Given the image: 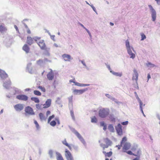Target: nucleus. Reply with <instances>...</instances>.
<instances>
[{
    "label": "nucleus",
    "instance_id": "0eeeda50",
    "mask_svg": "<svg viewBox=\"0 0 160 160\" xmlns=\"http://www.w3.org/2000/svg\"><path fill=\"white\" fill-rule=\"evenodd\" d=\"M87 89H74L73 91V93L74 95H78V94H81L85 92Z\"/></svg>",
    "mask_w": 160,
    "mask_h": 160
},
{
    "label": "nucleus",
    "instance_id": "20e7f679",
    "mask_svg": "<svg viewBox=\"0 0 160 160\" xmlns=\"http://www.w3.org/2000/svg\"><path fill=\"white\" fill-rule=\"evenodd\" d=\"M65 155L67 160H74L72 153L67 149H65Z\"/></svg>",
    "mask_w": 160,
    "mask_h": 160
},
{
    "label": "nucleus",
    "instance_id": "72a5a7b5",
    "mask_svg": "<svg viewBox=\"0 0 160 160\" xmlns=\"http://www.w3.org/2000/svg\"><path fill=\"white\" fill-rule=\"evenodd\" d=\"M111 145H108V144H107L106 145H105L104 144H101V146L102 147L103 149V150H104L105 149V148H108L109 147V146H110Z\"/></svg>",
    "mask_w": 160,
    "mask_h": 160
},
{
    "label": "nucleus",
    "instance_id": "69168bd1",
    "mask_svg": "<svg viewBox=\"0 0 160 160\" xmlns=\"http://www.w3.org/2000/svg\"><path fill=\"white\" fill-rule=\"evenodd\" d=\"M44 71L42 73V75H43V73H44Z\"/></svg>",
    "mask_w": 160,
    "mask_h": 160
},
{
    "label": "nucleus",
    "instance_id": "f8f14e48",
    "mask_svg": "<svg viewBox=\"0 0 160 160\" xmlns=\"http://www.w3.org/2000/svg\"><path fill=\"white\" fill-rule=\"evenodd\" d=\"M62 57L66 61H70V60L72 59L71 56L69 54H64L62 55Z\"/></svg>",
    "mask_w": 160,
    "mask_h": 160
},
{
    "label": "nucleus",
    "instance_id": "8fccbe9b",
    "mask_svg": "<svg viewBox=\"0 0 160 160\" xmlns=\"http://www.w3.org/2000/svg\"><path fill=\"white\" fill-rule=\"evenodd\" d=\"M148 81L150 78H151L150 75L149 73L148 74Z\"/></svg>",
    "mask_w": 160,
    "mask_h": 160
},
{
    "label": "nucleus",
    "instance_id": "c03bdc74",
    "mask_svg": "<svg viewBox=\"0 0 160 160\" xmlns=\"http://www.w3.org/2000/svg\"><path fill=\"white\" fill-rule=\"evenodd\" d=\"M128 122L127 121L124 122H122V125H127L128 124Z\"/></svg>",
    "mask_w": 160,
    "mask_h": 160
},
{
    "label": "nucleus",
    "instance_id": "4468645a",
    "mask_svg": "<svg viewBox=\"0 0 160 160\" xmlns=\"http://www.w3.org/2000/svg\"><path fill=\"white\" fill-rule=\"evenodd\" d=\"M51 103V100L50 99H48L46 101L45 103L43 105V108H47L49 107Z\"/></svg>",
    "mask_w": 160,
    "mask_h": 160
},
{
    "label": "nucleus",
    "instance_id": "dca6fc26",
    "mask_svg": "<svg viewBox=\"0 0 160 160\" xmlns=\"http://www.w3.org/2000/svg\"><path fill=\"white\" fill-rule=\"evenodd\" d=\"M133 72L134 73L132 77V79L133 80H135L137 82L138 79V74L136 69H134Z\"/></svg>",
    "mask_w": 160,
    "mask_h": 160
},
{
    "label": "nucleus",
    "instance_id": "7c9ffc66",
    "mask_svg": "<svg viewBox=\"0 0 160 160\" xmlns=\"http://www.w3.org/2000/svg\"><path fill=\"white\" fill-rule=\"evenodd\" d=\"M44 63L43 61L42 60L39 59L37 61V64L39 65H41Z\"/></svg>",
    "mask_w": 160,
    "mask_h": 160
},
{
    "label": "nucleus",
    "instance_id": "de8ad7c7",
    "mask_svg": "<svg viewBox=\"0 0 160 160\" xmlns=\"http://www.w3.org/2000/svg\"><path fill=\"white\" fill-rule=\"evenodd\" d=\"M43 62L45 63L46 62L49 61V60L46 58H45L43 60Z\"/></svg>",
    "mask_w": 160,
    "mask_h": 160
},
{
    "label": "nucleus",
    "instance_id": "5fc2aeb1",
    "mask_svg": "<svg viewBox=\"0 0 160 160\" xmlns=\"http://www.w3.org/2000/svg\"><path fill=\"white\" fill-rule=\"evenodd\" d=\"M85 29L87 31V32L89 34V35L90 36H91V33H90V32H89V31L86 28Z\"/></svg>",
    "mask_w": 160,
    "mask_h": 160
},
{
    "label": "nucleus",
    "instance_id": "09e8293b",
    "mask_svg": "<svg viewBox=\"0 0 160 160\" xmlns=\"http://www.w3.org/2000/svg\"><path fill=\"white\" fill-rule=\"evenodd\" d=\"M27 32L28 33V34H30L31 33V31L30 30V29H28L27 30Z\"/></svg>",
    "mask_w": 160,
    "mask_h": 160
},
{
    "label": "nucleus",
    "instance_id": "4be33fe9",
    "mask_svg": "<svg viewBox=\"0 0 160 160\" xmlns=\"http://www.w3.org/2000/svg\"><path fill=\"white\" fill-rule=\"evenodd\" d=\"M127 141V138L126 137H124L122 138V139L120 145L119 146H118V149H120V147L122 146V144H124V143L125 142H126ZM117 147H118V146H117Z\"/></svg>",
    "mask_w": 160,
    "mask_h": 160
},
{
    "label": "nucleus",
    "instance_id": "79ce46f5",
    "mask_svg": "<svg viewBox=\"0 0 160 160\" xmlns=\"http://www.w3.org/2000/svg\"><path fill=\"white\" fill-rule=\"evenodd\" d=\"M70 113H71V115L72 118L73 119H74L75 117H74V115L73 112L72 111H70Z\"/></svg>",
    "mask_w": 160,
    "mask_h": 160
},
{
    "label": "nucleus",
    "instance_id": "6e6552de",
    "mask_svg": "<svg viewBox=\"0 0 160 160\" xmlns=\"http://www.w3.org/2000/svg\"><path fill=\"white\" fill-rule=\"evenodd\" d=\"M16 98L20 100L27 101L28 100V97L25 95L21 94L17 96Z\"/></svg>",
    "mask_w": 160,
    "mask_h": 160
},
{
    "label": "nucleus",
    "instance_id": "a19ab883",
    "mask_svg": "<svg viewBox=\"0 0 160 160\" xmlns=\"http://www.w3.org/2000/svg\"><path fill=\"white\" fill-rule=\"evenodd\" d=\"M42 104H36V107L38 109H41V105Z\"/></svg>",
    "mask_w": 160,
    "mask_h": 160
},
{
    "label": "nucleus",
    "instance_id": "c756f323",
    "mask_svg": "<svg viewBox=\"0 0 160 160\" xmlns=\"http://www.w3.org/2000/svg\"><path fill=\"white\" fill-rule=\"evenodd\" d=\"M110 72H112L113 75L117 76H119L120 77L122 75V73L116 72H113L112 71H110Z\"/></svg>",
    "mask_w": 160,
    "mask_h": 160
},
{
    "label": "nucleus",
    "instance_id": "5701e85b",
    "mask_svg": "<svg viewBox=\"0 0 160 160\" xmlns=\"http://www.w3.org/2000/svg\"><path fill=\"white\" fill-rule=\"evenodd\" d=\"M105 155L106 157H111L112 154V152L110 151L109 152H106L105 151H103L102 152Z\"/></svg>",
    "mask_w": 160,
    "mask_h": 160
},
{
    "label": "nucleus",
    "instance_id": "680f3d73",
    "mask_svg": "<svg viewBox=\"0 0 160 160\" xmlns=\"http://www.w3.org/2000/svg\"><path fill=\"white\" fill-rule=\"evenodd\" d=\"M133 160H138V159L137 158H135L133 159Z\"/></svg>",
    "mask_w": 160,
    "mask_h": 160
},
{
    "label": "nucleus",
    "instance_id": "4d7b16f0",
    "mask_svg": "<svg viewBox=\"0 0 160 160\" xmlns=\"http://www.w3.org/2000/svg\"><path fill=\"white\" fill-rule=\"evenodd\" d=\"M80 25L83 28L86 29V28L82 24H80Z\"/></svg>",
    "mask_w": 160,
    "mask_h": 160
},
{
    "label": "nucleus",
    "instance_id": "ddd939ff",
    "mask_svg": "<svg viewBox=\"0 0 160 160\" xmlns=\"http://www.w3.org/2000/svg\"><path fill=\"white\" fill-rule=\"evenodd\" d=\"M47 77L49 80H52L54 78L53 72L52 70L49 72L47 75Z\"/></svg>",
    "mask_w": 160,
    "mask_h": 160
},
{
    "label": "nucleus",
    "instance_id": "412c9836",
    "mask_svg": "<svg viewBox=\"0 0 160 160\" xmlns=\"http://www.w3.org/2000/svg\"><path fill=\"white\" fill-rule=\"evenodd\" d=\"M73 83H74L75 85L79 87L87 86L89 85V84H82L75 82H73Z\"/></svg>",
    "mask_w": 160,
    "mask_h": 160
},
{
    "label": "nucleus",
    "instance_id": "393cba45",
    "mask_svg": "<svg viewBox=\"0 0 160 160\" xmlns=\"http://www.w3.org/2000/svg\"><path fill=\"white\" fill-rule=\"evenodd\" d=\"M56 154L57 160H64L61 154L58 152H56Z\"/></svg>",
    "mask_w": 160,
    "mask_h": 160
},
{
    "label": "nucleus",
    "instance_id": "f257e3e1",
    "mask_svg": "<svg viewBox=\"0 0 160 160\" xmlns=\"http://www.w3.org/2000/svg\"><path fill=\"white\" fill-rule=\"evenodd\" d=\"M33 39L37 42L41 49L45 50L46 51H48L43 40L41 39L40 38L37 37H33Z\"/></svg>",
    "mask_w": 160,
    "mask_h": 160
},
{
    "label": "nucleus",
    "instance_id": "6e6d98bb",
    "mask_svg": "<svg viewBox=\"0 0 160 160\" xmlns=\"http://www.w3.org/2000/svg\"><path fill=\"white\" fill-rule=\"evenodd\" d=\"M107 129V126L106 125L105 126H104L103 127V129L104 130H105Z\"/></svg>",
    "mask_w": 160,
    "mask_h": 160
},
{
    "label": "nucleus",
    "instance_id": "2f4dec72",
    "mask_svg": "<svg viewBox=\"0 0 160 160\" xmlns=\"http://www.w3.org/2000/svg\"><path fill=\"white\" fill-rule=\"evenodd\" d=\"M126 46L127 49L130 48L129 42L128 40H127L126 41Z\"/></svg>",
    "mask_w": 160,
    "mask_h": 160
},
{
    "label": "nucleus",
    "instance_id": "b1692460",
    "mask_svg": "<svg viewBox=\"0 0 160 160\" xmlns=\"http://www.w3.org/2000/svg\"><path fill=\"white\" fill-rule=\"evenodd\" d=\"M62 143L66 146L68 147L70 150H71L72 148L71 146L67 143L66 139L62 141Z\"/></svg>",
    "mask_w": 160,
    "mask_h": 160
},
{
    "label": "nucleus",
    "instance_id": "a878e982",
    "mask_svg": "<svg viewBox=\"0 0 160 160\" xmlns=\"http://www.w3.org/2000/svg\"><path fill=\"white\" fill-rule=\"evenodd\" d=\"M39 116L41 121L45 120L46 119V118L44 115L42 113H40L39 114Z\"/></svg>",
    "mask_w": 160,
    "mask_h": 160
},
{
    "label": "nucleus",
    "instance_id": "4c0bfd02",
    "mask_svg": "<svg viewBox=\"0 0 160 160\" xmlns=\"http://www.w3.org/2000/svg\"><path fill=\"white\" fill-rule=\"evenodd\" d=\"M141 38H142V39L141 40H143L144 39L146 38V36L144 34H143V33H142L141 34Z\"/></svg>",
    "mask_w": 160,
    "mask_h": 160
},
{
    "label": "nucleus",
    "instance_id": "052dcab7",
    "mask_svg": "<svg viewBox=\"0 0 160 160\" xmlns=\"http://www.w3.org/2000/svg\"><path fill=\"white\" fill-rule=\"evenodd\" d=\"M105 160H109V159H108V158H106ZM110 160H112V159H110Z\"/></svg>",
    "mask_w": 160,
    "mask_h": 160
},
{
    "label": "nucleus",
    "instance_id": "864d4df0",
    "mask_svg": "<svg viewBox=\"0 0 160 160\" xmlns=\"http://www.w3.org/2000/svg\"><path fill=\"white\" fill-rule=\"evenodd\" d=\"M158 4H160V0H155Z\"/></svg>",
    "mask_w": 160,
    "mask_h": 160
},
{
    "label": "nucleus",
    "instance_id": "bb28decb",
    "mask_svg": "<svg viewBox=\"0 0 160 160\" xmlns=\"http://www.w3.org/2000/svg\"><path fill=\"white\" fill-rule=\"evenodd\" d=\"M104 142L107 144L108 145H111L112 142L108 138H105L104 139Z\"/></svg>",
    "mask_w": 160,
    "mask_h": 160
},
{
    "label": "nucleus",
    "instance_id": "37998d69",
    "mask_svg": "<svg viewBox=\"0 0 160 160\" xmlns=\"http://www.w3.org/2000/svg\"><path fill=\"white\" fill-rule=\"evenodd\" d=\"M49 154L51 157H52L53 156V152L52 150L49 151Z\"/></svg>",
    "mask_w": 160,
    "mask_h": 160
},
{
    "label": "nucleus",
    "instance_id": "49530a36",
    "mask_svg": "<svg viewBox=\"0 0 160 160\" xmlns=\"http://www.w3.org/2000/svg\"><path fill=\"white\" fill-rule=\"evenodd\" d=\"M51 113V112L50 111H47V112H46V115L47 116H48Z\"/></svg>",
    "mask_w": 160,
    "mask_h": 160
},
{
    "label": "nucleus",
    "instance_id": "7ed1b4c3",
    "mask_svg": "<svg viewBox=\"0 0 160 160\" xmlns=\"http://www.w3.org/2000/svg\"><path fill=\"white\" fill-rule=\"evenodd\" d=\"M108 114V111L104 108L101 109L99 111V116L102 118H105Z\"/></svg>",
    "mask_w": 160,
    "mask_h": 160
},
{
    "label": "nucleus",
    "instance_id": "a18cd8bd",
    "mask_svg": "<svg viewBox=\"0 0 160 160\" xmlns=\"http://www.w3.org/2000/svg\"><path fill=\"white\" fill-rule=\"evenodd\" d=\"M100 125L101 126L104 127L106 125L104 122H100Z\"/></svg>",
    "mask_w": 160,
    "mask_h": 160
},
{
    "label": "nucleus",
    "instance_id": "ea45409f",
    "mask_svg": "<svg viewBox=\"0 0 160 160\" xmlns=\"http://www.w3.org/2000/svg\"><path fill=\"white\" fill-rule=\"evenodd\" d=\"M128 154L130 155H133L135 156H136V155L132 153L131 151H128L126 152Z\"/></svg>",
    "mask_w": 160,
    "mask_h": 160
},
{
    "label": "nucleus",
    "instance_id": "9d476101",
    "mask_svg": "<svg viewBox=\"0 0 160 160\" xmlns=\"http://www.w3.org/2000/svg\"><path fill=\"white\" fill-rule=\"evenodd\" d=\"M124 144L122 149L123 150V152H126V151L129 149L131 147V145L130 143L128 142H125Z\"/></svg>",
    "mask_w": 160,
    "mask_h": 160
},
{
    "label": "nucleus",
    "instance_id": "e433bc0d",
    "mask_svg": "<svg viewBox=\"0 0 160 160\" xmlns=\"http://www.w3.org/2000/svg\"><path fill=\"white\" fill-rule=\"evenodd\" d=\"M38 88L40 89L42 91L44 92H45L46 91V89L45 88L43 87H42V86H39L38 87Z\"/></svg>",
    "mask_w": 160,
    "mask_h": 160
},
{
    "label": "nucleus",
    "instance_id": "603ef678",
    "mask_svg": "<svg viewBox=\"0 0 160 160\" xmlns=\"http://www.w3.org/2000/svg\"><path fill=\"white\" fill-rule=\"evenodd\" d=\"M107 68H108V69L110 71H112L111 69L110 68V66L109 65H107Z\"/></svg>",
    "mask_w": 160,
    "mask_h": 160
},
{
    "label": "nucleus",
    "instance_id": "3c124183",
    "mask_svg": "<svg viewBox=\"0 0 160 160\" xmlns=\"http://www.w3.org/2000/svg\"><path fill=\"white\" fill-rule=\"evenodd\" d=\"M14 28H15V29H16V30L18 31L19 30L18 29V27H17V26L16 25H15L14 26Z\"/></svg>",
    "mask_w": 160,
    "mask_h": 160
},
{
    "label": "nucleus",
    "instance_id": "f704fd0d",
    "mask_svg": "<svg viewBox=\"0 0 160 160\" xmlns=\"http://www.w3.org/2000/svg\"><path fill=\"white\" fill-rule=\"evenodd\" d=\"M97 118L95 116H94L91 118V122H97Z\"/></svg>",
    "mask_w": 160,
    "mask_h": 160
},
{
    "label": "nucleus",
    "instance_id": "f03ea898",
    "mask_svg": "<svg viewBox=\"0 0 160 160\" xmlns=\"http://www.w3.org/2000/svg\"><path fill=\"white\" fill-rule=\"evenodd\" d=\"M55 118V115H52V116H49L48 120V122L49 123L51 126L52 127L55 126L57 123L58 125L60 124V122L58 118H55L54 120H52L51 121V120L53 118Z\"/></svg>",
    "mask_w": 160,
    "mask_h": 160
},
{
    "label": "nucleus",
    "instance_id": "aec40b11",
    "mask_svg": "<svg viewBox=\"0 0 160 160\" xmlns=\"http://www.w3.org/2000/svg\"><path fill=\"white\" fill-rule=\"evenodd\" d=\"M23 50L26 53H28L29 52L30 50V48L28 45L25 44L22 47Z\"/></svg>",
    "mask_w": 160,
    "mask_h": 160
},
{
    "label": "nucleus",
    "instance_id": "39448f33",
    "mask_svg": "<svg viewBox=\"0 0 160 160\" xmlns=\"http://www.w3.org/2000/svg\"><path fill=\"white\" fill-rule=\"evenodd\" d=\"M148 7L150 8V10L152 12V20L153 21H155L156 19V13L155 10L153 8L152 6L151 5H149Z\"/></svg>",
    "mask_w": 160,
    "mask_h": 160
},
{
    "label": "nucleus",
    "instance_id": "423d86ee",
    "mask_svg": "<svg viewBox=\"0 0 160 160\" xmlns=\"http://www.w3.org/2000/svg\"><path fill=\"white\" fill-rule=\"evenodd\" d=\"M25 111L26 113L30 115H33L35 114L33 109L30 106L26 107L25 109Z\"/></svg>",
    "mask_w": 160,
    "mask_h": 160
},
{
    "label": "nucleus",
    "instance_id": "0e129e2a",
    "mask_svg": "<svg viewBox=\"0 0 160 160\" xmlns=\"http://www.w3.org/2000/svg\"><path fill=\"white\" fill-rule=\"evenodd\" d=\"M3 112V110H2L1 111V112H0V113H2Z\"/></svg>",
    "mask_w": 160,
    "mask_h": 160
},
{
    "label": "nucleus",
    "instance_id": "a211bd4d",
    "mask_svg": "<svg viewBox=\"0 0 160 160\" xmlns=\"http://www.w3.org/2000/svg\"><path fill=\"white\" fill-rule=\"evenodd\" d=\"M7 30V28L4 25H0V32L1 33L6 32Z\"/></svg>",
    "mask_w": 160,
    "mask_h": 160
},
{
    "label": "nucleus",
    "instance_id": "9b49d317",
    "mask_svg": "<svg viewBox=\"0 0 160 160\" xmlns=\"http://www.w3.org/2000/svg\"><path fill=\"white\" fill-rule=\"evenodd\" d=\"M23 105L22 104H17L14 106V108L16 111H20L23 108Z\"/></svg>",
    "mask_w": 160,
    "mask_h": 160
},
{
    "label": "nucleus",
    "instance_id": "338daca9",
    "mask_svg": "<svg viewBox=\"0 0 160 160\" xmlns=\"http://www.w3.org/2000/svg\"><path fill=\"white\" fill-rule=\"evenodd\" d=\"M132 151H133V150H134V149H133V148H132Z\"/></svg>",
    "mask_w": 160,
    "mask_h": 160
},
{
    "label": "nucleus",
    "instance_id": "c85d7f7f",
    "mask_svg": "<svg viewBox=\"0 0 160 160\" xmlns=\"http://www.w3.org/2000/svg\"><path fill=\"white\" fill-rule=\"evenodd\" d=\"M31 99L35 103H38L40 102L39 99L36 97H32Z\"/></svg>",
    "mask_w": 160,
    "mask_h": 160
},
{
    "label": "nucleus",
    "instance_id": "f3484780",
    "mask_svg": "<svg viewBox=\"0 0 160 160\" xmlns=\"http://www.w3.org/2000/svg\"><path fill=\"white\" fill-rule=\"evenodd\" d=\"M34 41H35L33 39V38H32L31 37H28L27 38V43L31 45L33 43Z\"/></svg>",
    "mask_w": 160,
    "mask_h": 160
},
{
    "label": "nucleus",
    "instance_id": "e2e57ef3",
    "mask_svg": "<svg viewBox=\"0 0 160 160\" xmlns=\"http://www.w3.org/2000/svg\"><path fill=\"white\" fill-rule=\"evenodd\" d=\"M29 90H30V89H29V88H27V89H26V91H29Z\"/></svg>",
    "mask_w": 160,
    "mask_h": 160
},
{
    "label": "nucleus",
    "instance_id": "774afa93",
    "mask_svg": "<svg viewBox=\"0 0 160 160\" xmlns=\"http://www.w3.org/2000/svg\"><path fill=\"white\" fill-rule=\"evenodd\" d=\"M30 160H32V159H31V158H30Z\"/></svg>",
    "mask_w": 160,
    "mask_h": 160
},
{
    "label": "nucleus",
    "instance_id": "2eb2a0df",
    "mask_svg": "<svg viewBox=\"0 0 160 160\" xmlns=\"http://www.w3.org/2000/svg\"><path fill=\"white\" fill-rule=\"evenodd\" d=\"M0 76L2 78H5L8 77V74L4 71L0 70Z\"/></svg>",
    "mask_w": 160,
    "mask_h": 160
},
{
    "label": "nucleus",
    "instance_id": "58836bf2",
    "mask_svg": "<svg viewBox=\"0 0 160 160\" xmlns=\"http://www.w3.org/2000/svg\"><path fill=\"white\" fill-rule=\"evenodd\" d=\"M75 133L79 138H81L82 137L81 135L78 132H75Z\"/></svg>",
    "mask_w": 160,
    "mask_h": 160
},
{
    "label": "nucleus",
    "instance_id": "bf43d9fd",
    "mask_svg": "<svg viewBox=\"0 0 160 160\" xmlns=\"http://www.w3.org/2000/svg\"><path fill=\"white\" fill-rule=\"evenodd\" d=\"M74 82V81H73V80H70L69 81V82H71H71Z\"/></svg>",
    "mask_w": 160,
    "mask_h": 160
},
{
    "label": "nucleus",
    "instance_id": "6ab92c4d",
    "mask_svg": "<svg viewBox=\"0 0 160 160\" xmlns=\"http://www.w3.org/2000/svg\"><path fill=\"white\" fill-rule=\"evenodd\" d=\"M127 50L130 56V58H134L135 57V54L132 53L131 48L129 49H128Z\"/></svg>",
    "mask_w": 160,
    "mask_h": 160
},
{
    "label": "nucleus",
    "instance_id": "c9c22d12",
    "mask_svg": "<svg viewBox=\"0 0 160 160\" xmlns=\"http://www.w3.org/2000/svg\"><path fill=\"white\" fill-rule=\"evenodd\" d=\"M34 122L36 125V127L37 129H38L39 128V126L38 122L36 120H34Z\"/></svg>",
    "mask_w": 160,
    "mask_h": 160
},
{
    "label": "nucleus",
    "instance_id": "13d9d810",
    "mask_svg": "<svg viewBox=\"0 0 160 160\" xmlns=\"http://www.w3.org/2000/svg\"><path fill=\"white\" fill-rule=\"evenodd\" d=\"M110 25H111V26H113L114 24L113 23H112V22H110Z\"/></svg>",
    "mask_w": 160,
    "mask_h": 160
},
{
    "label": "nucleus",
    "instance_id": "cd10ccee",
    "mask_svg": "<svg viewBox=\"0 0 160 160\" xmlns=\"http://www.w3.org/2000/svg\"><path fill=\"white\" fill-rule=\"evenodd\" d=\"M138 101L139 103V104H140V110H141L143 114L144 113H143V111L142 110V106L143 103H142V102L140 100V99H139V98L138 97Z\"/></svg>",
    "mask_w": 160,
    "mask_h": 160
},
{
    "label": "nucleus",
    "instance_id": "473e14b6",
    "mask_svg": "<svg viewBox=\"0 0 160 160\" xmlns=\"http://www.w3.org/2000/svg\"><path fill=\"white\" fill-rule=\"evenodd\" d=\"M34 94L36 95L40 96L41 95V93L39 91L34 90L33 92Z\"/></svg>",
    "mask_w": 160,
    "mask_h": 160
},
{
    "label": "nucleus",
    "instance_id": "1a4fd4ad",
    "mask_svg": "<svg viewBox=\"0 0 160 160\" xmlns=\"http://www.w3.org/2000/svg\"><path fill=\"white\" fill-rule=\"evenodd\" d=\"M116 129L118 134L120 135H122V126L119 123L117 126L116 127Z\"/></svg>",
    "mask_w": 160,
    "mask_h": 160
}]
</instances>
